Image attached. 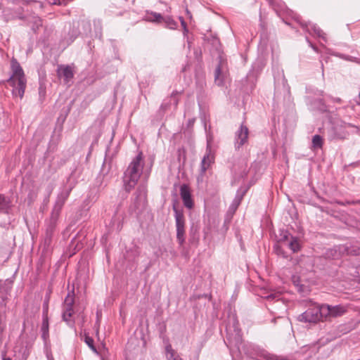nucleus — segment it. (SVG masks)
<instances>
[{"instance_id":"f257e3e1","label":"nucleus","mask_w":360,"mask_h":360,"mask_svg":"<svg viewBox=\"0 0 360 360\" xmlns=\"http://www.w3.org/2000/svg\"><path fill=\"white\" fill-rule=\"evenodd\" d=\"M143 165V153L140 151L137 155L131 160L128 167L124 172L123 184L124 190L127 193L137 184L142 174Z\"/></svg>"},{"instance_id":"f03ea898","label":"nucleus","mask_w":360,"mask_h":360,"mask_svg":"<svg viewBox=\"0 0 360 360\" xmlns=\"http://www.w3.org/2000/svg\"><path fill=\"white\" fill-rule=\"evenodd\" d=\"M11 75L7 82L13 87L12 94L22 98L24 96L27 79L24 71L18 60L13 58L11 60Z\"/></svg>"},{"instance_id":"7ed1b4c3","label":"nucleus","mask_w":360,"mask_h":360,"mask_svg":"<svg viewBox=\"0 0 360 360\" xmlns=\"http://www.w3.org/2000/svg\"><path fill=\"white\" fill-rule=\"evenodd\" d=\"M246 355L255 360H286L283 356H278L260 348L256 345L248 344L243 347Z\"/></svg>"},{"instance_id":"20e7f679","label":"nucleus","mask_w":360,"mask_h":360,"mask_svg":"<svg viewBox=\"0 0 360 360\" xmlns=\"http://www.w3.org/2000/svg\"><path fill=\"white\" fill-rule=\"evenodd\" d=\"M325 318L323 304H313L304 312L299 315L298 320L304 323H317Z\"/></svg>"},{"instance_id":"39448f33","label":"nucleus","mask_w":360,"mask_h":360,"mask_svg":"<svg viewBox=\"0 0 360 360\" xmlns=\"http://www.w3.org/2000/svg\"><path fill=\"white\" fill-rule=\"evenodd\" d=\"M212 138L210 136H207L206 153L202 159L200 163V174L197 178L198 183L202 182L203 181L204 174H205L206 171L210 167L212 164H213L214 162V153L212 150Z\"/></svg>"},{"instance_id":"423d86ee","label":"nucleus","mask_w":360,"mask_h":360,"mask_svg":"<svg viewBox=\"0 0 360 360\" xmlns=\"http://www.w3.org/2000/svg\"><path fill=\"white\" fill-rule=\"evenodd\" d=\"M75 303V295L74 292H69L67 296L65 298L64 302L63 304V313L62 317L63 320L67 323V324L71 327L74 328L75 326V321L72 319V314L74 313L73 306Z\"/></svg>"},{"instance_id":"0eeeda50","label":"nucleus","mask_w":360,"mask_h":360,"mask_svg":"<svg viewBox=\"0 0 360 360\" xmlns=\"http://www.w3.org/2000/svg\"><path fill=\"white\" fill-rule=\"evenodd\" d=\"M73 186H64L57 195L55 205L52 210V219L56 221L60 215L62 208L68 198Z\"/></svg>"},{"instance_id":"6e6552de","label":"nucleus","mask_w":360,"mask_h":360,"mask_svg":"<svg viewBox=\"0 0 360 360\" xmlns=\"http://www.w3.org/2000/svg\"><path fill=\"white\" fill-rule=\"evenodd\" d=\"M174 218L176 229V240L182 246L186 240V220L182 210L174 207Z\"/></svg>"},{"instance_id":"1a4fd4ad","label":"nucleus","mask_w":360,"mask_h":360,"mask_svg":"<svg viewBox=\"0 0 360 360\" xmlns=\"http://www.w3.org/2000/svg\"><path fill=\"white\" fill-rule=\"evenodd\" d=\"M347 127L355 128L357 132L360 131L359 127L341 121L340 123H336L332 128V138L335 139H345L348 135V133L345 130Z\"/></svg>"},{"instance_id":"9d476101","label":"nucleus","mask_w":360,"mask_h":360,"mask_svg":"<svg viewBox=\"0 0 360 360\" xmlns=\"http://www.w3.org/2000/svg\"><path fill=\"white\" fill-rule=\"evenodd\" d=\"M279 242L284 244H285V243L288 242L286 245L293 252H298L301 248L300 243L298 239L296 237L290 235L287 231H283V233L281 234Z\"/></svg>"},{"instance_id":"9b49d317","label":"nucleus","mask_w":360,"mask_h":360,"mask_svg":"<svg viewBox=\"0 0 360 360\" xmlns=\"http://www.w3.org/2000/svg\"><path fill=\"white\" fill-rule=\"evenodd\" d=\"M249 130L248 128L241 124L239 129L236 132L235 135V148L239 149L242 146L247 143L248 139Z\"/></svg>"},{"instance_id":"f8f14e48","label":"nucleus","mask_w":360,"mask_h":360,"mask_svg":"<svg viewBox=\"0 0 360 360\" xmlns=\"http://www.w3.org/2000/svg\"><path fill=\"white\" fill-rule=\"evenodd\" d=\"M323 309L325 314V318H327L328 316L333 317L339 316L345 314L347 311L346 307L341 304L335 306L323 304Z\"/></svg>"},{"instance_id":"ddd939ff","label":"nucleus","mask_w":360,"mask_h":360,"mask_svg":"<svg viewBox=\"0 0 360 360\" xmlns=\"http://www.w3.org/2000/svg\"><path fill=\"white\" fill-rule=\"evenodd\" d=\"M146 205V192L145 188H139L136 192L134 210H141Z\"/></svg>"},{"instance_id":"4468645a","label":"nucleus","mask_w":360,"mask_h":360,"mask_svg":"<svg viewBox=\"0 0 360 360\" xmlns=\"http://www.w3.org/2000/svg\"><path fill=\"white\" fill-rule=\"evenodd\" d=\"M300 24L304 27V29L310 34L321 38L322 39H323L324 41H326L325 33L321 30L319 27L311 22H300Z\"/></svg>"},{"instance_id":"2eb2a0df","label":"nucleus","mask_w":360,"mask_h":360,"mask_svg":"<svg viewBox=\"0 0 360 360\" xmlns=\"http://www.w3.org/2000/svg\"><path fill=\"white\" fill-rule=\"evenodd\" d=\"M180 195L183 200L184 206L188 209H191L193 206V202L191 198L189 187L187 185L183 184L181 186Z\"/></svg>"},{"instance_id":"dca6fc26","label":"nucleus","mask_w":360,"mask_h":360,"mask_svg":"<svg viewBox=\"0 0 360 360\" xmlns=\"http://www.w3.org/2000/svg\"><path fill=\"white\" fill-rule=\"evenodd\" d=\"M58 77H63L65 83H68L74 77L72 67L70 65H60L57 70Z\"/></svg>"},{"instance_id":"f3484780","label":"nucleus","mask_w":360,"mask_h":360,"mask_svg":"<svg viewBox=\"0 0 360 360\" xmlns=\"http://www.w3.org/2000/svg\"><path fill=\"white\" fill-rule=\"evenodd\" d=\"M226 75V72L224 70V68L220 60L219 65L216 68L214 72V80L215 83L218 86H221L224 84V78Z\"/></svg>"},{"instance_id":"a211bd4d","label":"nucleus","mask_w":360,"mask_h":360,"mask_svg":"<svg viewBox=\"0 0 360 360\" xmlns=\"http://www.w3.org/2000/svg\"><path fill=\"white\" fill-rule=\"evenodd\" d=\"M331 55H333L335 57H338L340 59L347 60V61L353 62V63L360 64V58L354 57V56L346 55V54L339 53V52H333L331 53Z\"/></svg>"},{"instance_id":"6ab92c4d","label":"nucleus","mask_w":360,"mask_h":360,"mask_svg":"<svg viewBox=\"0 0 360 360\" xmlns=\"http://www.w3.org/2000/svg\"><path fill=\"white\" fill-rule=\"evenodd\" d=\"M166 358L167 360H181L179 356H176V352L172 349L170 344H167L165 347Z\"/></svg>"},{"instance_id":"aec40b11","label":"nucleus","mask_w":360,"mask_h":360,"mask_svg":"<svg viewBox=\"0 0 360 360\" xmlns=\"http://www.w3.org/2000/svg\"><path fill=\"white\" fill-rule=\"evenodd\" d=\"M323 139L320 135L316 134L312 137V148H321L323 146Z\"/></svg>"},{"instance_id":"412c9836","label":"nucleus","mask_w":360,"mask_h":360,"mask_svg":"<svg viewBox=\"0 0 360 360\" xmlns=\"http://www.w3.org/2000/svg\"><path fill=\"white\" fill-rule=\"evenodd\" d=\"M147 20L153 22H161L163 20V17L160 13L151 12L147 15Z\"/></svg>"},{"instance_id":"4be33fe9","label":"nucleus","mask_w":360,"mask_h":360,"mask_svg":"<svg viewBox=\"0 0 360 360\" xmlns=\"http://www.w3.org/2000/svg\"><path fill=\"white\" fill-rule=\"evenodd\" d=\"M243 194L244 193H240L239 191H238L236 198H234L232 204L230 206L231 210H232L233 212H235L236 210V209L238 208V205L240 203Z\"/></svg>"},{"instance_id":"5701e85b","label":"nucleus","mask_w":360,"mask_h":360,"mask_svg":"<svg viewBox=\"0 0 360 360\" xmlns=\"http://www.w3.org/2000/svg\"><path fill=\"white\" fill-rule=\"evenodd\" d=\"M9 201L2 194H0V210L5 211L8 208Z\"/></svg>"},{"instance_id":"b1692460","label":"nucleus","mask_w":360,"mask_h":360,"mask_svg":"<svg viewBox=\"0 0 360 360\" xmlns=\"http://www.w3.org/2000/svg\"><path fill=\"white\" fill-rule=\"evenodd\" d=\"M166 24V26L169 28V29H175L176 27V22L174 20H173L172 18L170 17H166V18H163V20H162Z\"/></svg>"},{"instance_id":"393cba45","label":"nucleus","mask_w":360,"mask_h":360,"mask_svg":"<svg viewBox=\"0 0 360 360\" xmlns=\"http://www.w3.org/2000/svg\"><path fill=\"white\" fill-rule=\"evenodd\" d=\"M84 342L85 343L90 347V349L94 352H97V350H96V347L94 346V339L91 337H89V335H85L84 337Z\"/></svg>"},{"instance_id":"a878e982","label":"nucleus","mask_w":360,"mask_h":360,"mask_svg":"<svg viewBox=\"0 0 360 360\" xmlns=\"http://www.w3.org/2000/svg\"><path fill=\"white\" fill-rule=\"evenodd\" d=\"M56 221H54L53 219H52V215L51 216V221H50V224L48 226L47 229H46V236L48 235V232H49V235H51V236H52V233L53 232V230H54V228H55V226H56Z\"/></svg>"},{"instance_id":"bb28decb","label":"nucleus","mask_w":360,"mask_h":360,"mask_svg":"<svg viewBox=\"0 0 360 360\" xmlns=\"http://www.w3.org/2000/svg\"><path fill=\"white\" fill-rule=\"evenodd\" d=\"M280 297H281V295L278 293H270V294L267 295L266 296H265V298L269 301L275 300L276 302H278L281 299Z\"/></svg>"},{"instance_id":"cd10ccee","label":"nucleus","mask_w":360,"mask_h":360,"mask_svg":"<svg viewBox=\"0 0 360 360\" xmlns=\"http://www.w3.org/2000/svg\"><path fill=\"white\" fill-rule=\"evenodd\" d=\"M275 251L277 255L282 256L284 258L288 257L287 255L285 253V252L283 250L281 246L278 245L274 246Z\"/></svg>"},{"instance_id":"c85d7f7f","label":"nucleus","mask_w":360,"mask_h":360,"mask_svg":"<svg viewBox=\"0 0 360 360\" xmlns=\"http://www.w3.org/2000/svg\"><path fill=\"white\" fill-rule=\"evenodd\" d=\"M41 330V331H49V321L46 316H44Z\"/></svg>"},{"instance_id":"c756f323","label":"nucleus","mask_w":360,"mask_h":360,"mask_svg":"<svg viewBox=\"0 0 360 360\" xmlns=\"http://www.w3.org/2000/svg\"><path fill=\"white\" fill-rule=\"evenodd\" d=\"M49 302V297L47 296L45 298L44 304H43V312H44V314H46L48 312Z\"/></svg>"},{"instance_id":"7c9ffc66","label":"nucleus","mask_w":360,"mask_h":360,"mask_svg":"<svg viewBox=\"0 0 360 360\" xmlns=\"http://www.w3.org/2000/svg\"><path fill=\"white\" fill-rule=\"evenodd\" d=\"M178 94V91H174L172 94H171V98H174V104L175 105V107L177 106L178 105V103H179V100L176 98V96Z\"/></svg>"},{"instance_id":"2f4dec72","label":"nucleus","mask_w":360,"mask_h":360,"mask_svg":"<svg viewBox=\"0 0 360 360\" xmlns=\"http://www.w3.org/2000/svg\"><path fill=\"white\" fill-rule=\"evenodd\" d=\"M347 251L348 254H352L354 255H357L360 254V248L351 250L347 248Z\"/></svg>"},{"instance_id":"473e14b6","label":"nucleus","mask_w":360,"mask_h":360,"mask_svg":"<svg viewBox=\"0 0 360 360\" xmlns=\"http://www.w3.org/2000/svg\"><path fill=\"white\" fill-rule=\"evenodd\" d=\"M179 19L181 20V25L184 28V34H186V33L188 32V28L186 27V24L182 17H179Z\"/></svg>"},{"instance_id":"72a5a7b5","label":"nucleus","mask_w":360,"mask_h":360,"mask_svg":"<svg viewBox=\"0 0 360 360\" xmlns=\"http://www.w3.org/2000/svg\"><path fill=\"white\" fill-rule=\"evenodd\" d=\"M30 355V347H28L27 346H26L23 353H22V359L24 360H27V357L29 356Z\"/></svg>"},{"instance_id":"f704fd0d","label":"nucleus","mask_w":360,"mask_h":360,"mask_svg":"<svg viewBox=\"0 0 360 360\" xmlns=\"http://www.w3.org/2000/svg\"><path fill=\"white\" fill-rule=\"evenodd\" d=\"M51 238L52 236H51V235H47L45 236V238H44V245L46 246H49L51 243Z\"/></svg>"},{"instance_id":"c9c22d12","label":"nucleus","mask_w":360,"mask_h":360,"mask_svg":"<svg viewBox=\"0 0 360 360\" xmlns=\"http://www.w3.org/2000/svg\"><path fill=\"white\" fill-rule=\"evenodd\" d=\"M41 337L42 338L46 340L49 338V331H41Z\"/></svg>"},{"instance_id":"e433bc0d","label":"nucleus","mask_w":360,"mask_h":360,"mask_svg":"<svg viewBox=\"0 0 360 360\" xmlns=\"http://www.w3.org/2000/svg\"><path fill=\"white\" fill-rule=\"evenodd\" d=\"M294 283H295V285H297V286H300V288H299V290L300 291H302V285H300V281H296L295 280V277H294Z\"/></svg>"},{"instance_id":"4c0bfd02","label":"nucleus","mask_w":360,"mask_h":360,"mask_svg":"<svg viewBox=\"0 0 360 360\" xmlns=\"http://www.w3.org/2000/svg\"><path fill=\"white\" fill-rule=\"evenodd\" d=\"M307 41H308V43H309V46H311V48H312L315 51H316V52H317V51H318V49H317L316 46H314V45L311 41H309L308 40V39H307Z\"/></svg>"},{"instance_id":"58836bf2","label":"nucleus","mask_w":360,"mask_h":360,"mask_svg":"<svg viewBox=\"0 0 360 360\" xmlns=\"http://www.w3.org/2000/svg\"><path fill=\"white\" fill-rule=\"evenodd\" d=\"M46 357H47V359H48V360H54V359H53V355L51 354V353L47 352V353H46Z\"/></svg>"},{"instance_id":"ea45409f","label":"nucleus","mask_w":360,"mask_h":360,"mask_svg":"<svg viewBox=\"0 0 360 360\" xmlns=\"http://www.w3.org/2000/svg\"><path fill=\"white\" fill-rule=\"evenodd\" d=\"M168 108V105L167 103H162L161 105V108L162 109V110H166Z\"/></svg>"},{"instance_id":"a19ab883","label":"nucleus","mask_w":360,"mask_h":360,"mask_svg":"<svg viewBox=\"0 0 360 360\" xmlns=\"http://www.w3.org/2000/svg\"><path fill=\"white\" fill-rule=\"evenodd\" d=\"M332 101L336 103H341L342 100L340 98H332Z\"/></svg>"},{"instance_id":"79ce46f5","label":"nucleus","mask_w":360,"mask_h":360,"mask_svg":"<svg viewBox=\"0 0 360 360\" xmlns=\"http://www.w3.org/2000/svg\"><path fill=\"white\" fill-rule=\"evenodd\" d=\"M271 5H274L276 2V0H267Z\"/></svg>"},{"instance_id":"37998d69","label":"nucleus","mask_w":360,"mask_h":360,"mask_svg":"<svg viewBox=\"0 0 360 360\" xmlns=\"http://www.w3.org/2000/svg\"><path fill=\"white\" fill-rule=\"evenodd\" d=\"M36 24L38 25H41V20L40 19H38L37 21H36Z\"/></svg>"},{"instance_id":"c03bdc74","label":"nucleus","mask_w":360,"mask_h":360,"mask_svg":"<svg viewBox=\"0 0 360 360\" xmlns=\"http://www.w3.org/2000/svg\"><path fill=\"white\" fill-rule=\"evenodd\" d=\"M3 360H11L10 358H4Z\"/></svg>"},{"instance_id":"a18cd8bd","label":"nucleus","mask_w":360,"mask_h":360,"mask_svg":"<svg viewBox=\"0 0 360 360\" xmlns=\"http://www.w3.org/2000/svg\"><path fill=\"white\" fill-rule=\"evenodd\" d=\"M42 92L43 91L41 90V88H39V94H41Z\"/></svg>"},{"instance_id":"49530a36","label":"nucleus","mask_w":360,"mask_h":360,"mask_svg":"<svg viewBox=\"0 0 360 360\" xmlns=\"http://www.w3.org/2000/svg\"><path fill=\"white\" fill-rule=\"evenodd\" d=\"M321 68H322V70H323V63H321Z\"/></svg>"}]
</instances>
